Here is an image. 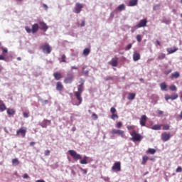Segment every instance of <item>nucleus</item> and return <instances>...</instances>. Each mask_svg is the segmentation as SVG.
<instances>
[{"mask_svg":"<svg viewBox=\"0 0 182 182\" xmlns=\"http://www.w3.org/2000/svg\"><path fill=\"white\" fill-rule=\"evenodd\" d=\"M25 30L27 32V33H36L39 31V24L34 23L31 28H29V26H26Z\"/></svg>","mask_w":182,"mask_h":182,"instance_id":"f257e3e1","label":"nucleus"},{"mask_svg":"<svg viewBox=\"0 0 182 182\" xmlns=\"http://www.w3.org/2000/svg\"><path fill=\"white\" fill-rule=\"evenodd\" d=\"M129 134L132 137L131 138L132 141H140L143 139V136L140 134H137L136 131L130 132Z\"/></svg>","mask_w":182,"mask_h":182,"instance_id":"f03ea898","label":"nucleus"},{"mask_svg":"<svg viewBox=\"0 0 182 182\" xmlns=\"http://www.w3.org/2000/svg\"><path fill=\"white\" fill-rule=\"evenodd\" d=\"M68 153L70 156H71V157H73V160H75V161H77V160H82V156L77 154L76 151L71 149L68 151Z\"/></svg>","mask_w":182,"mask_h":182,"instance_id":"7ed1b4c3","label":"nucleus"},{"mask_svg":"<svg viewBox=\"0 0 182 182\" xmlns=\"http://www.w3.org/2000/svg\"><path fill=\"white\" fill-rule=\"evenodd\" d=\"M40 49H42L43 53H46L47 55H49V53L52 52V47H50V46H49L48 43H45L41 46Z\"/></svg>","mask_w":182,"mask_h":182,"instance_id":"20e7f679","label":"nucleus"},{"mask_svg":"<svg viewBox=\"0 0 182 182\" xmlns=\"http://www.w3.org/2000/svg\"><path fill=\"white\" fill-rule=\"evenodd\" d=\"M73 79H75V76L73 75V74L68 73L64 79V83H65V85H69L72 83V82H73Z\"/></svg>","mask_w":182,"mask_h":182,"instance_id":"39448f33","label":"nucleus"},{"mask_svg":"<svg viewBox=\"0 0 182 182\" xmlns=\"http://www.w3.org/2000/svg\"><path fill=\"white\" fill-rule=\"evenodd\" d=\"M27 129L25 127H21L18 130L16 131V136H21V137H25L26 136Z\"/></svg>","mask_w":182,"mask_h":182,"instance_id":"423d86ee","label":"nucleus"},{"mask_svg":"<svg viewBox=\"0 0 182 182\" xmlns=\"http://www.w3.org/2000/svg\"><path fill=\"white\" fill-rule=\"evenodd\" d=\"M112 170L113 171H122V164L120 161L115 162L112 167Z\"/></svg>","mask_w":182,"mask_h":182,"instance_id":"0eeeda50","label":"nucleus"},{"mask_svg":"<svg viewBox=\"0 0 182 182\" xmlns=\"http://www.w3.org/2000/svg\"><path fill=\"white\" fill-rule=\"evenodd\" d=\"M83 9V4L77 3L75 4V7L73 9L74 14H80L82 12V9Z\"/></svg>","mask_w":182,"mask_h":182,"instance_id":"6e6552de","label":"nucleus"},{"mask_svg":"<svg viewBox=\"0 0 182 182\" xmlns=\"http://www.w3.org/2000/svg\"><path fill=\"white\" fill-rule=\"evenodd\" d=\"M147 26V18H144L139 21V23L135 26V28H144Z\"/></svg>","mask_w":182,"mask_h":182,"instance_id":"1a4fd4ad","label":"nucleus"},{"mask_svg":"<svg viewBox=\"0 0 182 182\" xmlns=\"http://www.w3.org/2000/svg\"><path fill=\"white\" fill-rule=\"evenodd\" d=\"M79 83L80 85L77 86V91H76L75 92L83 93V85H85V80L81 79Z\"/></svg>","mask_w":182,"mask_h":182,"instance_id":"9d476101","label":"nucleus"},{"mask_svg":"<svg viewBox=\"0 0 182 182\" xmlns=\"http://www.w3.org/2000/svg\"><path fill=\"white\" fill-rule=\"evenodd\" d=\"M38 27H39V29H41V31H43L44 32H46V31L49 29V27L48 26V25L43 21L39 22Z\"/></svg>","mask_w":182,"mask_h":182,"instance_id":"9b49d317","label":"nucleus"},{"mask_svg":"<svg viewBox=\"0 0 182 182\" xmlns=\"http://www.w3.org/2000/svg\"><path fill=\"white\" fill-rule=\"evenodd\" d=\"M112 134H118L120 137H124V131L120 129H112Z\"/></svg>","mask_w":182,"mask_h":182,"instance_id":"f8f14e48","label":"nucleus"},{"mask_svg":"<svg viewBox=\"0 0 182 182\" xmlns=\"http://www.w3.org/2000/svg\"><path fill=\"white\" fill-rule=\"evenodd\" d=\"M119 63V58L114 57L112 58V60L109 62V65H111V66H113L114 68L117 67V65Z\"/></svg>","mask_w":182,"mask_h":182,"instance_id":"ddd939ff","label":"nucleus"},{"mask_svg":"<svg viewBox=\"0 0 182 182\" xmlns=\"http://www.w3.org/2000/svg\"><path fill=\"white\" fill-rule=\"evenodd\" d=\"M146 123H147V116L141 115L139 119V124H141V127H144V126H146Z\"/></svg>","mask_w":182,"mask_h":182,"instance_id":"4468645a","label":"nucleus"},{"mask_svg":"<svg viewBox=\"0 0 182 182\" xmlns=\"http://www.w3.org/2000/svg\"><path fill=\"white\" fill-rule=\"evenodd\" d=\"M74 95L76 97V99L78 100V104L77 106H79V105H82V102H83V98H82V93L80 92H74Z\"/></svg>","mask_w":182,"mask_h":182,"instance_id":"2eb2a0df","label":"nucleus"},{"mask_svg":"<svg viewBox=\"0 0 182 182\" xmlns=\"http://www.w3.org/2000/svg\"><path fill=\"white\" fill-rule=\"evenodd\" d=\"M170 137V133L164 132L161 134V140L163 141H168Z\"/></svg>","mask_w":182,"mask_h":182,"instance_id":"dca6fc26","label":"nucleus"},{"mask_svg":"<svg viewBox=\"0 0 182 182\" xmlns=\"http://www.w3.org/2000/svg\"><path fill=\"white\" fill-rule=\"evenodd\" d=\"M51 122L49 119H44L42 123L40 124V126H41V127L46 129L48 127V126H50Z\"/></svg>","mask_w":182,"mask_h":182,"instance_id":"f3484780","label":"nucleus"},{"mask_svg":"<svg viewBox=\"0 0 182 182\" xmlns=\"http://www.w3.org/2000/svg\"><path fill=\"white\" fill-rule=\"evenodd\" d=\"M53 76L55 80H60V79H62V74L60 73H53Z\"/></svg>","mask_w":182,"mask_h":182,"instance_id":"a211bd4d","label":"nucleus"},{"mask_svg":"<svg viewBox=\"0 0 182 182\" xmlns=\"http://www.w3.org/2000/svg\"><path fill=\"white\" fill-rule=\"evenodd\" d=\"M5 110H6V105H5L3 100H0V112H5Z\"/></svg>","mask_w":182,"mask_h":182,"instance_id":"6ab92c4d","label":"nucleus"},{"mask_svg":"<svg viewBox=\"0 0 182 182\" xmlns=\"http://www.w3.org/2000/svg\"><path fill=\"white\" fill-rule=\"evenodd\" d=\"M56 90H59L60 92H62V90H63V85L61 82H58L56 83Z\"/></svg>","mask_w":182,"mask_h":182,"instance_id":"aec40b11","label":"nucleus"},{"mask_svg":"<svg viewBox=\"0 0 182 182\" xmlns=\"http://www.w3.org/2000/svg\"><path fill=\"white\" fill-rule=\"evenodd\" d=\"M161 90H164V92H167V84L165 82H161L160 84Z\"/></svg>","mask_w":182,"mask_h":182,"instance_id":"412c9836","label":"nucleus"},{"mask_svg":"<svg viewBox=\"0 0 182 182\" xmlns=\"http://www.w3.org/2000/svg\"><path fill=\"white\" fill-rule=\"evenodd\" d=\"M133 60H134V62H137V60H140V53H134Z\"/></svg>","mask_w":182,"mask_h":182,"instance_id":"4be33fe9","label":"nucleus"},{"mask_svg":"<svg viewBox=\"0 0 182 182\" xmlns=\"http://www.w3.org/2000/svg\"><path fill=\"white\" fill-rule=\"evenodd\" d=\"M170 77H171V79H178V77H180V73L175 72L171 74Z\"/></svg>","mask_w":182,"mask_h":182,"instance_id":"5701e85b","label":"nucleus"},{"mask_svg":"<svg viewBox=\"0 0 182 182\" xmlns=\"http://www.w3.org/2000/svg\"><path fill=\"white\" fill-rule=\"evenodd\" d=\"M139 0H130L128 6H136Z\"/></svg>","mask_w":182,"mask_h":182,"instance_id":"b1692460","label":"nucleus"},{"mask_svg":"<svg viewBox=\"0 0 182 182\" xmlns=\"http://www.w3.org/2000/svg\"><path fill=\"white\" fill-rule=\"evenodd\" d=\"M136 98V94L135 93H129L127 99L128 100H134Z\"/></svg>","mask_w":182,"mask_h":182,"instance_id":"393cba45","label":"nucleus"},{"mask_svg":"<svg viewBox=\"0 0 182 182\" xmlns=\"http://www.w3.org/2000/svg\"><path fill=\"white\" fill-rule=\"evenodd\" d=\"M15 113H16L15 109H11V108L7 109V114H9V116H14Z\"/></svg>","mask_w":182,"mask_h":182,"instance_id":"a878e982","label":"nucleus"},{"mask_svg":"<svg viewBox=\"0 0 182 182\" xmlns=\"http://www.w3.org/2000/svg\"><path fill=\"white\" fill-rule=\"evenodd\" d=\"M117 10L119 11V12H122V11H126V5L121 4L118 6V7L117 8Z\"/></svg>","mask_w":182,"mask_h":182,"instance_id":"bb28decb","label":"nucleus"},{"mask_svg":"<svg viewBox=\"0 0 182 182\" xmlns=\"http://www.w3.org/2000/svg\"><path fill=\"white\" fill-rule=\"evenodd\" d=\"M147 160H149V156H144L142 157V161H141V164H142V166H144L146 164V163H147Z\"/></svg>","mask_w":182,"mask_h":182,"instance_id":"cd10ccee","label":"nucleus"},{"mask_svg":"<svg viewBox=\"0 0 182 182\" xmlns=\"http://www.w3.org/2000/svg\"><path fill=\"white\" fill-rule=\"evenodd\" d=\"M151 129L152 130H161V125L156 124V125H154Z\"/></svg>","mask_w":182,"mask_h":182,"instance_id":"c85d7f7f","label":"nucleus"},{"mask_svg":"<svg viewBox=\"0 0 182 182\" xmlns=\"http://www.w3.org/2000/svg\"><path fill=\"white\" fill-rule=\"evenodd\" d=\"M166 58V54L163 53H160L158 55V60H162V59Z\"/></svg>","mask_w":182,"mask_h":182,"instance_id":"c756f323","label":"nucleus"},{"mask_svg":"<svg viewBox=\"0 0 182 182\" xmlns=\"http://www.w3.org/2000/svg\"><path fill=\"white\" fill-rule=\"evenodd\" d=\"M178 50V48H174L173 49H168L167 52H168L169 55H171V53H174L175 52H177Z\"/></svg>","mask_w":182,"mask_h":182,"instance_id":"7c9ffc66","label":"nucleus"},{"mask_svg":"<svg viewBox=\"0 0 182 182\" xmlns=\"http://www.w3.org/2000/svg\"><path fill=\"white\" fill-rule=\"evenodd\" d=\"M89 53H90V49L85 48L84 50H83V53H82L84 56H87L89 55Z\"/></svg>","mask_w":182,"mask_h":182,"instance_id":"2f4dec72","label":"nucleus"},{"mask_svg":"<svg viewBox=\"0 0 182 182\" xmlns=\"http://www.w3.org/2000/svg\"><path fill=\"white\" fill-rule=\"evenodd\" d=\"M12 164H13V166H18L19 160H18V159H16V158L12 159Z\"/></svg>","mask_w":182,"mask_h":182,"instance_id":"473e14b6","label":"nucleus"},{"mask_svg":"<svg viewBox=\"0 0 182 182\" xmlns=\"http://www.w3.org/2000/svg\"><path fill=\"white\" fill-rule=\"evenodd\" d=\"M146 153L149 154H154L156 153V149L150 148L147 150Z\"/></svg>","mask_w":182,"mask_h":182,"instance_id":"72a5a7b5","label":"nucleus"},{"mask_svg":"<svg viewBox=\"0 0 182 182\" xmlns=\"http://www.w3.org/2000/svg\"><path fill=\"white\" fill-rule=\"evenodd\" d=\"M80 164H87V156H85L82 160L80 161Z\"/></svg>","mask_w":182,"mask_h":182,"instance_id":"f704fd0d","label":"nucleus"},{"mask_svg":"<svg viewBox=\"0 0 182 182\" xmlns=\"http://www.w3.org/2000/svg\"><path fill=\"white\" fill-rule=\"evenodd\" d=\"M60 63H66V55L63 54L61 56V60L60 61Z\"/></svg>","mask_w":182,"mask_h":182,"instance_id":"c9c22d12","label":"nucleus"},{"mask_svg":"<svg viewBox=\"0 0 182 182\" xmlns=\"http://www.w3.org/2000/svg\"><path fill=\"white\" fill-rule=\"evenodd\" d=\"M170 90H171V92H176L177 90V87H176V85H171L169 87Z\"/></svg>","mask_w":182,"mask_h":182,"instance_id":"e433bc0d","label":"nucleus"},{"mask_svg":"<svg viewBox=\"0 0 182 182\" xmlns=\"http://www.w3.org/2000/svg\"><path fill=\"white\" fill-rule=\"evenodd\" d=\"M127 129H128L129 130H132V132H134V129H136V127H134V125H128L127 127Z\"/></svg>","mask_w":182,"mask_h":182,"instance_id":"4c0bfd02","label":"nucleus"},{"mask_svg":"<svg viewBox=\"0 0 182 182\" xmlns=\"http://www.w3.org/2000/svg\"><path fill=\"white\" fill-rule=\"evenodd\" d=\"M111 119L112 120H116V119H119V115H117V114H112L111 116Z\"/></svg>","mask_w":182,"mask_h":182,"instance_id":"58836bf2","label":"nucleus"},{"mask_svg":"<svg viewBox=\"0 0 182 182\" xmlns=\"http://www.w3.org/2000/svg\"><path fill=\"white\" fill-rule=\"evenodd\" d=\"M178 95H177V94H173L171 96V100H176V99H178Z\"/></svg>","mask_w":182,"mask_h":182,"instance_id":"ea45409f","label":"nucleus"},{"mask_svg":"<svg viewBox=\"0 0 182 182\" xmlns=\"http://www.w3.org/2000/svg\"><path fill=\"white\" fill-rule=\"evenodd\" d=\"M163 130H169L170 126L168 124H163Z\"/></svg>","mask_w":182,"mask_h":182,"instance_id":"a19ab883","label":"nucleus"},{"mask_svg":"<svg viewBox=\"0 0 182 182\" xmlns=\"http://www.w3.org/2000/svg\"><path fill=\"white\" fill-rule=\"evenodd\" d=\"M23 116L25 119H28V117H29V112H23Z\"/></svg>","mask_w":182,"mask_h":182,"instance_id":"79ce46f5","label":"nucleus"},{"mask_svg":"<svg viewBox=\"0 0 182 182\" xmlns=\"http://www.w3.org/2000/svg\"><path fill=\"white\" fill-rule=\"evenodd\" d=\"M85 69H86V66H83L82 67V70H83V71H82V73H84V75H87V73H89V70H85Z\"/></svg>","mask_w":182,"mask_h":182,"instance_id":"37998d69","label":"nucleus"},{"mask_svg":"<svg viewBox=\"0 0 182 182\" xmlns=\"http://www.w3.org/2000/svg\"><path fill=\"white\" fill-rule=\"evenodd\" d=\"M80 170L82 172L83 174H87V169L80 168Z\"/></svg>","mask_w":182,"mask_h":182,"instance_id":"c03bdc74","label":"nucleus"},{"mask_svg":"<svg viewBox=\"0 0 182 182\" xmlns=\"http://www.w3.org/2000/svg\"><path fill=\"white\" fill-rule=\"evenodd\" d=\"M181 171H182V168H181V166H178V168H177L176 170V173H181Z\"/></svg>","mask_w":182,"mask_h":182,"instance_id":"a18cd8bd","label":"nucleus"},{"mask_svg":"<svg viewBox=\"0 0 182 182\" xmlns=\"http://www.w3.org/2000/svg\"><path fill=\"white\" fill-rule=\"evenodd\" d=\"M136 41L138 42H141V35H137L136 36Z\"/></svg>","mask_w":182,"mask_h":182,"instance_id":"49530a36","label":"nucleus"},{"mask_svg":"<svg viewBox=\"0 0 182 182\" xmlns=\"http://www.w3.org/2000/svg\"><path fill=\"white\" fill-rule=\"evenodd\" d=\"M110 112H111V113H112V114H114V113H116V108H114L113 107H111Z\"/></svg>","mask_w":182,"mask_h":182,"instance_id":"de8ad7c7","label":"nucleus"},{"mask_svg":"<svg viewBox=\"0 0 182 182\" xmlns=\"http://www.w3.org/2000/svg\"><path fill=\"white\" fill-rule=\"evenodd\" d=\"M170 99H171V96H170L168 95H165V100H166V102L170 100Z\"/></svg>","mask_w":182,"mask_h":182,"instance_id":"09e8293b","label":"nucleus"},{"mask_svg":"<svg viewBox=\"0 0 182 182\" xmlns=\"http://www.w3.org/2000/svg\"><path fill=\"white\" fill-rule=\"evenodd\" d=\"M132 49V44H128L125 48V50H130Z\"/></svg>","mask_w":182,"mask_h":182,"instance_id":"8fccbe9b","label":"nucleus"},{"mask_svg":"<svg viewBox=\"0 0 182 182\" xmlns=\"http://www.w3.org/2000/svg\"><path fill=\"white\" fill-rule=\"evenodd\" d=\"M92 117L93 118V119L94 120H97V114H92Z\"/></svg>","mask_w":182,"mask_h":182,"instance_id":"3c124183","label":"nucleus"},{"mask_svg":"<svg viewBox=\"0 0 182 182\" xmlns=\"http://www.w3.org/2000/svg\"><path fill=\"white\" fill-rule=\"evenodd\" d=\"M122 122H117V129H121V127H122Z\"/></svg>","mask_w":182,"mask_h":182,"instance_id":"603ef678","label":"nucleus"},{"mask_svg":"<svg viewBox=\"0 0 182 182\" xmlns=\"http://www.w3.org/2000/svg\"><path fill=\"white\" fill-rule=\"evenodd\" d=\"M45 156H49L50 154V151L46 150L44 152Z\"/></svg>","mask_w":182,"mask_h":182,"instance_id":"864d4df0","label":"nucleus"},{"mask_svg":"<svg viewBox=\"0 0 182 182\" xmlns=\"http://www.w3.org/2000/svg\"><path fill=\"white\" fill-rule=\"evenodd\" d=\"M2 49H3V51H2L3 55H5V53H8V49L4 48H2Z\"/></svg>","mask_w":182,"mask_h":182,"instance_id":"5fc2aeb1","label":"nucleus"},{"mask_svg":"<svg viewBox=\"0 0 182 182\" xmlns=\"http://www.w3.org/2000/svg\"><path fill=\"white\" fill-rule=\"evenodd\" d=\"M156 113H157V114L161 115V114H163L164 113V112H163V111H161L160 109H158L156 111Z\"/></svg>","mask_w":182,"mask_h":182,"instance_id":"6e6d98bb","label":"nucleus"},{"mask_svg":"<svg viewBox=\"0 0 182 182\" xmlns=\"http://www.w3.org/2000/svg\"><path fill=\"white\" fill-rule=\"evenodd\" d=\"M0 60H6V58L2 55H0Z\"/></svg>","mask_w":182,"mask_h":182,"instance_id":"4d7b16f0","label":"nucleus"},{"mask_svg":"<svg viewBox=\"0 0 182 182\" xmlns=\"http://www.w3.org/2000/svg\"><path fill=\"white\" fill-rule=\"evenodd\" d=\"M165 75H168L169 73H171V70H168L164 72Z\"/></svg>","mask_w":182,"mask_h":182,"instance_id":"13d9d810","label":"nucleus"},{"mask_svg":"<svg viewBox=\"0 0 182 182\" xmlns=\"http://www.w3.org/2000/svg\"><path fill=\"white\" fill-rule=\"evenodd\" d=\"M23 178H29V176L28 175V173H25L23 176Z\"/></svg>","mask_w":182,"mask_h":182,"instance_id":"bf43d9fd","label":"nucleus"},{"mask_svg":"<svg viewBox=\"0 0 182 182\" xmlns=\"http://www.w3.org/2000/svg\"><path fill=\"white\" fill-rule=\"evenodd\" d=\"M85 21H82L81 22L80 26H81V27H83V26H85Z\"/></svg>","mask_w":182,"mask_h":182,"instance_id":"052dcab7","label":"nucleus"},{"mask_svg":"<svg viewBox=\"0 0 182 182\" xmlns=\"http://www.w3.org/2000/svg\"><path fill=\"white\" fill-rule=\"evenodd\" d=\"M71 69H72V70H77V66H72Z\"/></svg>","mask_w":182,"mask_h":182,"instance_id":"680f3d73","label":"nucleus"},{"mask_svg":"<svg viewBox=\"0 0 182 182\" xmlns=\"http://www.w3.org/2000/svg\"><path fill=\"white\" fill-rule=\"evenodd\" d=\"M34 144H36V142H33V141L30 142V146H33Z\"/></svg>","mask_w":182,"mask_h":182,"instance_id":"e2e57ef3","label":"nucleus"},{"mask_svg":"<svg viewBox=\"0 0 182 182\" xmlns=\"http://www.w3.org/2000/svg\"><path fill=\"white\" fill-rule=\"evenodd\" d=\"M43 6L45 8L46 11H48V5L43 4Z\"/></svg>","mask_w":182,"mask_h":182,"instance_id":"0e129e2a","label":"nucleus"},{"mask_svg":"<svg viewBox=\"0 0 182 182\" xmlns=\"http://www.w3.org/2000/svg\"><path fill=\"white\" fill-rule=\"evenodd\" d=\"M105 181H109V180H110V178L109 177H107V178H105Z\"/></svg>","mask_w":182,"mask_h":182,"instance_id":"69168bd1","label":"nucleus"},{"mask_svg":"<svg viewBox=\"0 0 182 182\" xmlns=\"http://www.w3.org/2000/svg\"><path fill=\"white\" fill-rule=\"evenodd\" d=\"M36 182H46L43 179L37 180Z\"/></svg>","mask_w":182,"mask_h":182,"instance_id":"338daca9","label":"nucleus"},{"mask_svg":"<svg viewBox=\"0 0 182 182\" xmlns=\"http://www.w3.org/2000/svg\"><path fill=\"white\" fill-rule=\"evenodd\" d=\"M180 119H182V111L181 112V114H179Z\"/></svg>","mask_w":182,"mask_h":182,"instance_id":"774afa93","label":"nucleus"}]
</instances>
